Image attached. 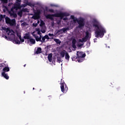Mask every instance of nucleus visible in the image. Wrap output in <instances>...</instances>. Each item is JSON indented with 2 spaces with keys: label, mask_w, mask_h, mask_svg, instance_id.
Returning <instances> with one entry per match:
<instances>
[{
  "label": "nucleus",
  "mask_w": 125,
  "mask_h": 125,
  "mask_svg": "<svg viewBox=\"0 0 125 125\" xmlns=\"http://www.w3.org/2000/svg\"><path fill=\"white\" fill-rule=\"evenodd\" d=\"M92 26L95 29L97 28L95 32V37L103 38L106 33V30L104 27L100 25V23L97 20L94 19L92 21Z\"/></svg>",
  "instance_id": "obj_1"
},
{
  "label": "nucleus",
  "mask_w": 125,
  "mask_h": 125,
  "mask_svg": "<svg viewBox=\"0 0 125 125\" xmlns=\"http://www.w3.org/2000/svg\"><path fill=\"white\" fill-rule=\"evenodd\" d=\"M68 16H70V14L68 13L60 12L54 14H48L45 16V17L46 19H50L52 21L54 20L53 17H58L61 19H63L64 17H68Z\"/></svg>",
  "instance_id": "obj_2"
},
{
  "label": "nucleus",
  "mask_w": 125,
  "mask_h": 125,
  "mask_svg": "<svg viewBox=\"0 0 125 125\" xmlns=\"http://www.w3.org/2000/svg\"><path fill=\"white\" fill-rule=\"evenodd\" d=\"M85 57V54H84L83 52H77V57H73L72 58V61H78L79 63H81L83 61V58Z\"/></svg>",
  "instance_id": "obj_3"
},
{
  "label": "nucleus",
  "mask_w": 125,
  "mask_h": 125,
  "mask_svg": "<svg viewBox=\"0 0 125 125\" xmlns=\"http://www.w3.org/2000/svg\"><path fill=\"white\" fill-rule=\"evenodd\" d=\"M74 23H76L77 22L78 24H79V28L81 29L84 26V19L81 18L80 20H78V19H73Z\"/></svg>",
  "instance_id": "obj_4"
},
{
  "label": "nucleus",
  "mask_w": 125,
  "mask_h": 125,
  "mask_svg": "<svg viewBox=\"0 0 125 125\" xmlns=\"http://www.w3.org/2000/svg\"><path fill=\"white\" fill-rule=\"evenodd\" d=\"M63 79H61V91L64 93V92H67L68 91V86H67V84L65 83V82L64 81H62Z\"/></svg>",
  "instance_id": "obj_5"
},
{
  "label": "nucleus",
  "mask_w": 125,
  "mask_h": 125,
  "mask_svg": "<svg viewBox=\"0 0 125 125\" xmlns=\"http://www.w3.org/2000/svg\"><path fill=\"white\" fill-rule=\"evenodd\" d=\"M17 4L14 5L15 8L16 10H17L18 9H20L21 8V3L17 2Z\"/></svg>",
  "instance_id": "obj_6"
},
{
  "label": "nucleus",
  "mask_w": 125,
  "mask_h": 125,
  "mask_svg": "<svg viewBox=\"0 0 125 125\" xmlns=\"http://www.w3.org/2000/svg\"><path fill=\"white\" fill-rule=\"evenodd\" d=\"M10 26H14L15 24H16V20L15 19H13L12 20H11L10 21V23H9Z\"/></svg>",
  "instance_id": "obj_7"
},
{
  "label": "nucleus",
  "mask_w": 125,
  "mask_h": 125,
  "mask_svg": "<svg viewBox=\"0 0 125 125\" xmlns=\"http://www.w3.org/2000/svg\"><path fill=\"white\" fill-rule=\"evenodd\" d=\"M1 75L2 77H3L5 79H6V80H8L9 79V76H8V75L4 73V72H2L1 73Z\"/></svg>",
  "instance_id": "obj_8"
},
{
  "label": "nucleus",
  "mask_w": 125,
  "mask_h": 125,
  "mask_svg": "<svg viewBox=\"0 0 125 125\" xmlns=\"http://www.w3.org/2000/svg\"><path fill=\"white\" fill-rule=\"evenodd\" d=\"M33 37L35 38L36 42H42V40L39 37V36H37L36 34H33Z\"/></svg>",
  "instance_id": "obj_9"
},
{
  "label": "nucleus",
  "mask_w": 125,
  "mask_h": 125,
  "mask_svg": "<svg viewBox=\"0 0 125 125\" xmlns=\"http://www.w3.org/2000/svg\"><path fill=\"white\" fill-rule=\"evenodd\" d=\"M66 53H67V51L65 50H63L60 53L61 56H62V58H64Z\"/></svg>",
  "instance_id": "obj_10"
},
{
  "label": "nucleus",
  "mask_w": 125,
  "mask_h": 125,
  "mask_svg": "<svg viewBox=\"0 0 125 125\" xmlns=\"http://www.w3.org/2000/svg\"><path fill=\"white\" fill-rule=\"evenodd\" d=\"M10 69L8 66H5L4 68H3L2 71L4 72V73H6V72H9Z\"/></svg>",
  "instance_id": "obj_11"
},
{
  "label": "nucleus",
  "mask_w": 125,
  "mask_h": 125,
  "mask_svg": "<svg viewBox=\"0 0 125 125\" xmlns=\"http://www.w3.org/2000/svg\"><path fill=\"white\" fill-rule=\"evenodd\" d=\"M23 38L24 40H29L30 39H31V37H30V34L28 33H26Z\"/></svg>",
  "instance_id": "obj_12"
},
{
  "label": "nucleus",
  "mask_w": 125,
  "mask_h": 125,
  "mask_svg": "<svg viewBox=\"0 0 125 125\" xmlns=\"http://www.w3.org/2000/svg\"><path fill=\"white\" fill-rule=\"evenodd\" d=\"M48 60L49 62H52V54L51 53L48 55Z\"/></svg>",
  "instance_id": "obj_13"
},
{
  "label": "nucleus",
  "mask_w": 125,
  "mask_h": 125,
  "mask_svg": "<svg viewBox=\"0 0 125 125\" xmlns=\"http://www.w3.org/2000/svg\"><path fill=\"white\" fill-rule=\"evenodd\" d=\"M69 30H70L69 27L62 28V31L63 33H66V32H67V31H69Z\"/></svg>",
  "instance_id": "obj_14"
},
{
  "label": "nucleus",
  "mask_w": 125,
  "mask_h": 125,
  "mask_svg": "<svg viewBox=\"0 0 125 125\" xmlns=\"http://www.w3.org/2000/svg\"><path fill=\"white\" fill-rule=\"evenodd\" d=\"M45 9L46 11H48L49 12H52V13H54V10L52 9H48V7H45Z\"/></svg>",
  "instance_id": "obj_15"
},
{
  "label": "nucleus",
  "mask_w": 125,
  "mask_h": 125,
  "mask_svg": "<svg viewBox=\"0 0 125 125\" xmlns=\"http://www.w3.org/2000/svg\"><path fill=\"white\" fill-rule=\"evenodd\" d=\"M36 54H40V53H42V48L38 47L37 49V51L35 52Z\"/></svg>",
  "instance_id": "obj_16"
},
{
  "label": "nucleus",
  "mask_w": 125,
  "mask_h": 125,
  "mask_svg": "<svg viewBox=\"0 0 125 125\" xmlns=\"http://www.w3.org/2000/svg\"><path fill=\"white\" fill-rule=\"evenodd\" d=\"M5 19L6 24H9L10 23V21H11V20L9 18H8V17H5Z\"/></svg>",
  "instance_id": "obj_17"
},
{
  "label": "nucleus",
  "mask_w": 125,
  "mask_h": 125,
  "mask_svg": "<svg viewBox=\"0 0 125 125\" xmlns=\"http://www.w3.org/2000/svg\"><path fill=\"white\" fill-rule=\"evenodd\" d=\"M39 18L40 15H35L32 17V19H34V20H37V19H39Z\"/></svg>",
  "instance_id": "obj_18"
},
{
  "label": "nucleus",
  "mask_w": 125,
  "mask_h": 125,
  "mask_svg": "<svg viewBox=\"0 0 125 125\" xmlns=\"http://www.w3.org/2000/svg\"><path fill=\"white\" fill-rule=\"evenodd\" d=\"M65 58L66 60H67V61H69V59H70V55H69V54L68 53V52H66L65 53Z\"/></svg>",
  "instance_id": "obj_19"
},
{
  "label": "nucleus",
  "mask_w": 125,
  "mask_h": 125,
  "mask_svg": "<svg viewBox=\"0 0 125 125\" xmlns=\"http://www.w3.org/2000/svg\"><path fill=\"white\" fill-rule=\"evenodd\" d=\"M29 41L32 44H35L36 43V40L33 38H30Z\"/></svg>",
  "instance_id": "obj_20"
},
{
  "label": "nucleus",
  "mask_w": 125,
  "mask_h": 125,
  "mask_svg": "<svg viewBox=\"0 0 125 125\" xmlns=\"http://www.w3.org/2000/svg\"><path fill=\"white\" fill-rule=\"evenodd\" d=\"M54 41L57 44H60L61 43V41H60L59 39H54Z\"/></svg>",
  "instance_id": "obj_21"
},
{
  "label": "nucleus",
  "mask_w": 125,
  "mask_h": 125,
  "mask_svg": "<svg viewBox=\"0 0 125 125\" xmlns=\"http://www.w3.org/2000/svg\"><path fill=\"white\" fill-rule=\"evenodd\" d=\"M14 42L17 43V44H20V41L18 39V38L14 39Z\"/></svg>",
  "instance_id": "obj_22"
},
{
  "label": "nucleus",
  "mask_w": 125,
  "mask_h": 125,
  "mask_svg": "<svg viewBox=\"0 0 125 125\" xmlns=\"http://www.w3.org/2000/svg\"><path fill=\"white\" fill-rule=\"evenodd\" d=\"M79 42H86V39H85V38H83L82 39H80Z\"/></svg>",
  "instance_id": "obj_23"
},
{
  "label": "nucleus",
  "mask_w": 125,
  "mask_h": 125,
  "mask_svg": "<svg viewBox=\"0 0 125 125\" xmlns=\"http://www.w3.org/2000/svg\"><path fill=\"white\" fill-rule=\"evenodd\" d=\"M11 16H13L14 18H16V17H17V14L15 13H13L11 14Z\"/></svg>",
  "instance_id": "obj_24"
},
{
  "label": "nucleus",
  "mask_w": 125,
  "mask_h": 125,
  "mask_svg": "<svg viewBox=\"0 0 125 125\" xmlns=\"http://www.w3.org/2000/svg\"><path fill=\"white\" fill-rule=\"evenodd\" d=\"M85 34H86V36L85 38L86 39H88L89 38V32H88V31H86Z\"/></svg>",
  "instance_id": "obj_25"
},
{
  "label": "nucleus",
  "mask_w": 125,
  "mask_h": 125,
  "mask_svg": "<svg viewBox=\"0 0 125 125\" xmlns=\"http://www.w3.org/2000/svg\"><path fill=\"white\" fill-rule=\"evenodd\" d=\"M18 14L20 16H22V15L23 14V11H22V10L19 11L18 12Z\"/></svg>",
  "instance_id": "obj_26"
},
{
  "label": "nucleus",
  "mask_w": 125,
  "mask_h": 125,
  "mask_svg": "<svg viewBox=\"0 0 125 125\" xmlns=\"http://www.w3.org/2000/svg\"><path fill=\"white\" fill-rule=\"evenodd\" d=\"M41 42L42 43H43V42H45V38L44 36L42 37V40H41Z\"/></svg>",
  "instance_id": "obj_27"
},
{
  "label": "nucleus",
  "mask_w": 125,
  "mask_h": 125,
  "mask_svg": "<svg viewBox=\"0 0 125 125\" xmlns=\"http://www.w3.org/2000/svg\"><path fill=\"white\" fill-rule=\"evenodd\" d=\"M4 18H5V15H0V19H1V20L2 21V19H4Z\"/></svg>",
  "instance_id": "obj_28"
},
{
  "label": "nucleus",
  "mask_w": 125,
  "mask_h": 125,
  "mask_svg": "<svg viewBox=\"0 0 125 125\" xmlns=\"http://www.w3.org/2000/svg\"><path fill=\"white\" fill-rule=\"evenodd\" d=\"M2 3H7L8 2V0H0Z\"/></svg>",
  "instance_id": "obj_29"
},
{
  "label": "nucleus",
  "mask_w": 125,
  "mask_h": 125,
  "mask_svg": "<svg viewBox=\"0 0 125 125\" xmlns=\"http://www.w3.org/2000/svg\"><path fill=\"white\" fill-rule=\"evenodd\" d=\"M44 24V22H43L42 21H41L40 22V26L42 27V26H43Z\"/></svg>",
  "instance_id": "obj_30"
},
{
  "label": "nucleus",
  "mask_w": 125,
  "mask_h": 125,
  "mask_svg": "<svg viewBox=\"0 0 125 125\" xmlns=\"http://www.w3.org/2000/svg\"><path fill=\"white\" fill-rule=\"evenodd\" d=\"M21 10L22 12H27L28 11V9L27 8H23Z\"/></svg>",
  "instance_id": "obj_31"
},
{
  "label": "nucleus",
  "mask_w": 125,
  "mask_h": 125,
  "mask_svg": "<svg viewBox=\"0 0 125 125\" xmlns=\"http://www.w3.org/2000/svg\"><path fill=\"white\" fill-rule=\"evenodd\" d=\"M76 42H77V41L76 40V39H73L72 42V44H76Z\"/></svg>",
  "instance_id": "obj_32"
},
{
  "label": "nucleus",
  "mask_w": 125,
  "mask_h": 125,
  "mask_svg": "<svg viewBox=\"0 0 125 125\" xmlns=\"http://www.w3.org/2000/svg\"><path fill=\"white\" fill-rule=\"evenodd\" d=\"M27 2L25 3V4H22L21 5V7H26L27 6Z\"/></svg>",
  "instance_id": "obj_33"
},
{
  "label": "nucleus",
  "mask_w": 125,
  "mask_h": 125,
  "mask_svg": "<svg viewBox=\"0 0 125 125\" xmlns=\"http://www.w3.org/2000/svg\"><path fill=\"white\" fill-rule=\"evenodd\" d=\"M44 37H45V39L46 40H49V37L47 35H45Z\"/></svg>",
  "instance_id": "obj_34"
},
{
  "label": "nucleus",
  "mask_w": 125,
  "mask_h": 125,
  "mask_svg": "<svg viewBox=\"0 0 125 125\" xmlns=\"http://www.w3.org/2000/svg\"><path fill=\"white\" fill-rule=\"evenodd\" d=\"M27 23L26 22H24L21 24V26H26Z\"/></svg>",
  "instance_id": "obj_35"
},
{
  "label": "nucleus",
  "mask_w": 125,
  "mask_h": 125,
  "mask_svg": "<svg viewBox=\"0 0 125 125\" xmlns=\"http://www.w3.org/2000/svg\"><path fill=\"white\" fill-rule=\"evenodd\" d=\"M26 3L27 5H28L29 6H31V4H32V3H31L30 2H28V1H27Z\"/></svg>",
  "instance_id": "obj_36"
},
{
  "label": "nucleus",
  "mask_w": 125,
  "mask_h": 125,
  "mask_svg": "<svg viewBox=\"0 0 125 125\" xmlns=\"http://www.w3.org/2000/svg\"><path fill=\"white\" fill-rule=\"evenodd\" d=\"M20 40L21 42H24L25 41V40H24V39H22V38H21V39H20Z\"/></svg>",
  "instance_id": "obj_37"
},
{
  "label": "nucleus",
  "mask_w": 125,
  "mask_h": 125,
  "mask_svg": "<svg viewBox=\"0 0 125 125\" xmlns=\"http://www.w3.org/2000/svg\"><path fill=\"white\" fill-rule=\"evenodd\" d=\"M72 47L73 48H74L75 49V48H77V46H76V44H72Z\"/></svg>",
  "instance_id": "obj_38"
},
{
  "label": "nucleus",
  "mask_w": 125,
  "mask_h": 125,
  "mask_svg": "<svg viewBox=\"0 0 125 125\" xmlns=\"http://www.w3.org/2000/svg\"><path fill=\"white\" fill-rule=\"evenodd\" d=\"M48 36L49 37H54V35H53V34H51V33H49Z\"/></svg>",
  "instance_id": "obj_39"
},
{
  "label": "nucleus",
  "mask_w": 125,
  "mask_h": 125,
  "mask_svg": "<svg viewBox=\"0 0 125 125\" xmlns=\"http://www.w3.org/2000/svg\"><path fill=\"white\" fill-rule=\"evenodd\" d=\"M33 27H37L38 26V23H33Z\"/></svg>",
  "instance_id": "obj_40"
},
{
  "label": "nucleus",
  "mask_w": 125,
  "mask_h": 125,
  "mask_svg": "<svg viewBox=\"0 0 125 125\" xmlns=\"http://www.w3.org/2000/svg\"><path fill=\"white\" fill-rule=\"evenodd\" d=\"M30 7H35V4L31 3V4L30 5Z\"/></svg>",
  "instance_id": "obj_41"
},
{
  "label": "nucleus",
  "mask_w": 125,
  "mask_h": 125,
  "mask_svg": "<svg viewBox=\"0 0 125 125\" xmlns=\"http://www.w3.org/2000/svg\"><path fill=\"white\" fill-rule=\"evenodd\" d=\"M70 18H71V19H72L73 20V19H75V17L73 15H71L70 16Z\"/></svg>",
  "instance_id": "obj_42"
},
{
  "label": "nucleus",
  "mask_w": 125,
  "mask_h": 125,
  "mask_svg": "<svg viewBox=\"0 0 125 125\" xmlns=\"http://www.w3.org/2000/svg\"><path fill=\"white\" fill-rule=\"evenodd\" d=\"M67 20H68V18H67V17L64 18L63 19V20L64 21H66Z\"/></svg>",
  "instance_id": "obj_43"
},
{
  "label": "nucleus",
  "mask_w": 125,
  "mask_h": 125,
  "mask_svg": "<svg viewBox=\"0 0 125 125\" xmlns=\"http://www.w3.org/2000/svg\"><path fill=\"white\" fill-rule=\"evenodd\" d=\"M17 36L19 37V39H20V40H21V38H22L21 37V35H19L17 34Z\"/></svg>",
  "instance_id": "obj_44"
},
{
  "label": "nucleus",
  "mask_w": 125,
  "mask_h": 125,
  "mask_svg": "<svg viewBox=\"0 0 125 125\" xmlns=\"http://www.w3.org/2000/svg\"><path fill=\"white\" fill-rule=\"evenodd\" d=\"M14 9H15V7L14 6V7H13L11 8V10L12 11H13V10H14Z\"/></svg>",
  "instance_id": "obj_45"
},
{
  "label": "nucleus",
  "mask_w": 125,
  "mask_h": 125,
  "mask_svg": "<svg viewBox=\"0 0 125 125\" xmlns=\"http://www.w3.org/2000/svg\"><path fill=\"white\" fill-rule=\"evenodd\" d=\"M62 31V29H60V30H58L57 31V33H60V32H61Z\"/></svg>",
  "instance_id": "obj_46"
},
{
  "label": "nucleus",
  "mask_w": 125,
  "mask_h": 125,
  "mask_svg": "<svg viewBox=\"0 0 125 125\" xmlns=\"http://www.w3.org/2000/svg\"><path fill=\"white\" fill-rule=\"evenodd\" d=\"M4 66V63H0V67H3Z\"/></svg>",
  "instance_id": "obj_47"
},
{
  "label": "nucleus",
  "mask_w": 125,
  "mask_h": 125,
  "mask_svg": "<svg viewBox=\"0 0 125 125\" xmlns=\"http://www.w3.org/2000/svg\"><path fill=\"white\" fill-rule=\"evenodd\" d=\"M42 33L43 34H44V33H45V30H41Z\"/></svg>",
  "instance_id": "obj_48"
},
{
  "label": "nucleus",
  "mask_w": 125,
  "mask_h": 125,
  "mask_svg": "<svg viewBox=\"0 0 125 125\" xmlns=\"http://www.w3.org/2000/svg\"><path fill=\"white\" fill-rule=\"evenodd\" d=\"M11 5H12V3H9L8 4V6H11Z\"/></svg>",
  "instance_id": "obj_49"
},
{
  "label": "nucleus",
  "mask_w": 125,
  "mask_h": 125,
  "mask_svg": "<svg viewBox=\"0 0 125 125\" xmlns=\"http://www.w3.org/2000/svg\"><path fill=\"white\" fill-rule=\"evenodd\" d=\"M38 35H42V33H41V31H38Z\"/></svg>",
  "instance_id": "obj_50"
},
{
  "label": "nucleus",
  "mask_w": 125,
  "mask_h": 125,
  "mask_svg": "<svg viewBox=\"0 0 125 125\" xmlns=\"http://www.w3.org/2000/svg\"><path fill=\"white\" fill-rule=\"evenodd\" d=\"M83 44H79V46H83Z\"/></svg>",
  "instance_id": "obj_51"
},
{
  "label": "nucleus",
  "mask_w": 125,
  "mask_h": 125,
  "mask_svg": "<svg viewBox=\"0 0 125 125\" xmlns=\"http://www.w3.org/2000/svg\"><path fill=\"white\" fill-rule=\"evenodd\" d=\"M36 31H37V32H40V31H41L40 30V28L37 29H36Z\"/></svg>",
  "instance_id": "obj_52"
},
{
  "label": "nucleus",
  "mask_w": 125,
  "mask_h": 125,
  "mask_svg": "<svg viewBox=\"0 0 125 125\" xmlns=\"http://www.w3.org/2000/svg\"><path fill=\"white\" fill-rule=\"evenodd\" d=\"M18 2H21V0H17Z\"/></svg>",
  "instance_id": "obj_53"
},
{
  "label": "nucleus",
  "mask_w": 125,
  "mask_h": 125,
  "mask_svg": "<svg viewBox=\"0 0 125 125\" xmlns=\"http://www.w3.org/2000/svg\"><path fill=\"white\" fill-rule=\"evenodd\" d=\"M39 38H40V40H42V35H40V36Z\"/></svg>",
  "instance_id": "obj_54"
},
{
  "label": "nucleus",
  "mask_w": 125,
  "mask_h": 125,
  "mask_svg": "<svg viewBox=\"0 0 125 125\" xmlns=\"http://www.w3.org/2000/svg\"><path fill=\"white\" fill-rule=\"evenodd\" d=\"M40 23V21H38L37 24H39Z\"/></svg>",
  "instance_id": "obj_55"
},
{
  "label": "nucleus",
  "mask_w": 125,
  "mask_h": 125,
  "mask_svg": "<svg viewBox=\"0 0 125 125\" xmlns=\"http://www.w3.org/2000/svg\"><path fill=\"white\" fill-rule=\"evenodd\" d=\"M96 40H97V38H95V39H94V41H96Z\"/></svg>",
  "instance_id": "obj_56"
},
{
  "label": "nucleus",
  "mask_w": 125,
  "mask_h": 125,
  "mask_svg": "<svg viewBox=\"0 0 125 125\" xmlns=\"http://www.w3.org/2000/svg\"><path fill=\"white\" fill-rule=\"evenodd\" d=\"M5 39H7V36H5Z\"/></svg>",
  "instance_id": "obj_57"
},
{
  "label": "nucleus",
  "mask_w": 125,
  "mask_h": 125,
  "mask_svg": "<svg viewBox=\"0 0 125 125\" xmlns=\"http://www.w3.org/2000/svg\"><path fill=\"white\" fill-rule=\"evenodd\" d=\"M5 8H6V9H7V7L5 6Z\"/></svg>",
  "instance_id": "obj_58"
},
{
  "label": "nucleus",
  "mask_w": 125,
  "mask_h": 125,
  "mask_svg": "<svg viewBox=\"0 0 125 125\" xmlns=\"http://www.w3.org/2000/svg\"><path fill=\"white\" fill-rule=\"evenodd\" d=\"M23 66H24V67H26V64H24V65H23Z\"/></svg>",
  "instance_id": "obj_59"
},
{
  "label": "nucleus",
  "mask_w": 125,
  "mask_h": 125,
  "mask_svg": "<svg viewBox=\"0 0 125 125\" xmlns=\"http://www.w3.org/2000/svg\"><path fill=\"white\" fill-rule=\"evenodd\" d=\"M1 21H2V20H1V19H0V22Z\"/></svg>",
  "instance_id": "obj_60"
},
{
  "label": "nucleus",
  "mask_w": 125,
  "mask_h": 125,
  "mask_svg": "<svg viewBox=\"0 0 125 125\" xmlns=\"http://www.w3.org/2000/svg\"><path fill=\"white\" fill-rule=\"evenodd\" d=\"M8 31H9V29H7V32Z\"/></svg>",
  "instance_id": "obj_61"
},
{
  "label": "nucleus",
  "mask_w": 125,
  "mask_h": 125,
  "mask_svg": "<svg viewBox=\"0 0 125 125\" xmlns=\"http://www.w3.org/2000/svg\"><path fill=\"white\" fill-rule=\"evenodd\" d=\"M33 90L35 89V88H33Z\"/></svg>",
  "instance_id": "obj_62"
}]
</instances>
